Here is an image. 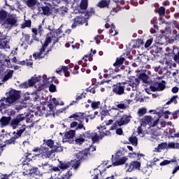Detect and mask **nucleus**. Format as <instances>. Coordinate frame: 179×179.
I'll list each match as a JSON object with an SVG mask.
<instances>
[{
  "mask_svg": "<svg viewBox=\"0 0 179 179\" xmlns=\"http://www.w3.org/2000/svg\"><path fill=\"white\" fill-rule=\"evenodd\" d=\"M62 33V31H61V29H58V31L51 30L50 32L46 34L45 43L42 45V48L40 49L39 52L33 55L35 59H43V58H45V55L50 52V50H48L45 52V48L48 47V45L50 44L52 41H53V44L58 43L59 41L58 38V36H59V34H61Z\"/></svg>",
  "mask_w": 179,
  "mask_h": 179,
  "instance_id": "1",
  "label": "nucleus"
},
{
  "mask_svg": "<svg viewBox=\"0 0 179 179\" xmlns=\"http://www.w3.org/2000/svg\"><path fill=\"white\" fill-rule=\"evenodd\" d=\"M62 150H64L62 147L58 146L53 149H50L43 144L40 147L34 148L32 150V152H34V153H38L36 156H40L42 159H50V157H52V156H55L54 154L55 152H62Z\"/></svg>",
  "mask_w": 179,
  "mask_h": 179,
  "instance_id": "2",
  "label": "nucleus"
},
{
  "mask_svg": "<svg viewBox=\"0 0 179 179\" xmlns=\"http://www.w3.org/2000/svg\"><path fill=\"white\" fill-rule=\"evenodd\" d=\"M17 23V16H16V14H11L8 17L6 11L3 10H0V24H2L4 29L10 30L13 26H16Z\"/></svg>",
  "mask_w": 179,
  "mask_h": 179,
  "instance_id": "3",
  "label": "nucleus"
},
{
  "mask_svg": "<svg viewBox=\"0 0 179 179\" xmlns=\"http://www.w3.org/2000/svg\"><path fill=\"white\" fill-rule=\"evenodd\" d=\"M85 117H91L90 115L87 114V113H81V112H77L72 115H71L69 118L71 120V118H73L75 121L72 122L70 124V128L76 129V131H78V129H84V131H86V127H85V124H83V120H85ZM76 121H78L76 122Z\"/></svg>",
  "mask_w": 179,
  "mask_h": 179,
  "instance_id": "4",
  "label": "nucleus"
},
{
  "mask_svg": "<svg viewBox=\"0 0 179 179\" xmlns=\"http://www.w3.org/2000/svg\"><path fill=\"white\" fill-rule=\"evenodd\" d=\"M90 156V153H89V151H80L76 154V157L78 159H73L69 162L70 167H72L74 169V170H78V169H79V166H80V162H85V160H89Z\"/></svg>",
  "mask_w": 179,
  "mask_h": 179,
  "instance_id": "5",
  "label": "nucleus"
},
{
  "mask_svg": "<svg viewBox=\"0 0 179 179\" xmlns=\"http://www.w3.org/2000/svg\"><path fill=\"white\" fill-rule=\"evenodd\" d=\"M34 127V125L33 124H31L28 126L23 124L17 132H13L14 136L8 141L9 143H15L16 139L20 138V136H22V134H23L24 131H26V129H31V128H33Z\"/></svg>",
  "mask_w": 179,
  "mask_h": 179,
  "instance_id": "6",
  "label": "nucleus"
},
{
  "mask_svg": "<svg viewBox=\"0 0 179 179\" xmlns=\"http://www.w3.org/2000/svg\"><path fill=\"white\" fill-rule=\"evenodd\" d=\"M153 117L150 115L144 116L141 120L140 124L141 127H146V125H149V127H156L157 123L159 122V119L155 120L153 122Z\"/></svg>",
  "mask_w": 179,
  "mask_h": 179,
  "instance_id": "7",
  "label": "nucleus"
},
{
  "mask_svg": "<svg viewBox=\"0 0 179 179\" xmlns=\"http://www.w3.org/2000/svg\"><path fill=\"white\" fill-rule=\"evenodd\" d=\"M121 156H122V154L120 151L115 154V158L112 159V163L113 166H122V164H125L127 160H128V157H121Z\"/></svg>",
  "mask_w": 179,
  "mask_h": 179,
  "instance_id": "8",
  "label": "nucleus"
},
{
  "mask_svg": "<svg viewBox=\"0 0 179 179\" xmlns=\"http://www.w3.org/2000/svg\"><path fill=\"white\" fill-rule=\"evenodd\" d=\"M139 78H134L129 83H124L125 87H127V92H131L133 90H138V86H139Z\"/></svg>",
  "mask_w": 179,
  "mask_h": 179,
  "instance_id": "9",
  "label": "nucleus"
},
{
  "mask_svg": "<svg viewBox=\"0 0 179 179\" xmlns=\"http://www.w3.org/2000/svg\"><path fill=\"white\" fill-rule=\"evenodd\" d=\"M27 117H29V113H24L17 115L16 118L10 122V125L13 129H16L19 127V124L24 120Z\"/></svg>",
  "mask_w": 179,
  "mask_h": 179,
  "instance_id": "10",
  "label": "nucleus"
},
{
  "mask_svg": "<svg viewBox=\"0 0 179 179\" xmlns=\"http://www.w3.org/2000/svg\"><path fill=\"white\" fill-rule=\"evenodd\" d=\"M131 121V115H124L121 117L120 121H117L116 124L113 125L110 128V131L113 129H115L117 128V124L118 127H122V125H127Z\"/></svg>",
  "mask_w": 179,
  "mask_h": 179,
  "instance_id": "11",
  "label": "nucleus"
},
{
  "mask_svg": "<svg viewBox=\"0 0 179 179\" xmlns=\"http://www.w3.org/2000/svg\"><path fill=\"white\" fill-rule=\"evenodd\" d=\"M73 23L71 25V29H76L78 26H80L82 24H85V26H87V20H86V18L81 16H77L73 20Z\"/></svg>",
  "mask_w": 179,
  "mask_h": 179,
  "instance_id": "12",
  "label": "nucleus"
},
{
  "mask_svg": "<svg viewBox=\"0 0 179 179\" xmlns=\"http://www.w3.org/2000/svg\"><path fill=\"white\" fill-rule=\"evenodd\" d=\"M124 89L125 85H124V83H119L113 86V93H115V94H117V96H121L122 94H124Z\"/></svg>",
  "mask_w": 179,
  "mask_h": 179,
  "instance_id": "13",
  "label": "nucleus"
},
{
  "mask_svg": "<svg viewBox=\"0 0 179 179\" xmlns=\"http://www.w3.org/2000/svg\"><path fill=\"white\" fill-rule=\"evenodd\" d=\"M127 171L131 173L134 170H138L141 169V162L138 161L131 162L130 164H126Z\"/></svg>",
  "mask_w": 179,
  "mask_h": 179,
  "instance_id": "14",
  "label": "nucleus"
},
{
  "mask_svg": "<svg viewBox=\"0 0 179 179\" xmlns=\"http://www.w3.org/2000/svg\"><path fill=\"white\" fill-rule=\"evenodd\" d=\"M166 89V81L162 80V83H157L154 85L150 86L152 92H162Z\"/></svg>",
  "mask_w": 179,
  "mask_h": 179,
  "instance_id": "15",
  "label": "nucleus"
},
{
  "mask_svg": "<svg viewBox=\"0 0 179 179\" xmlns=\"http://www.w3.org/2000/svg\"><path fill=\"white\" fill-rule=\"evenodd\" d=\"M7 98H8L10 101L13 104L15 101L20 98V94L17 90H12L8 92V96H7Z\"/></svg>",
  "mask_w": 179,
  "mask_h": 179,
  "instance_id": "16",
  "label": "nucleus"
},
{
  "mask_svg": "<svg viewBox=\"0 0 179 179\" xmlns=\"http://www.w3.org/2000/svg\"><path fill=\"white\" fill-rule=\"evenodd\" d=\"M13 104L8 97L3 98L0 100V108H6Z\"/></svg>",
  "mask_w": 179,
  "mask_h": 179,
  "instance_id": "17",
  "label": "nucleus"
},
{
  "mask_svg": "<svg viewBox=\"0 0 179 179\" xmlns=\"http://www.w3.org/2000/svg\"><path fill=\"white\" fill-rule=\"evenodd\" d=\"M98 129H99V135L102 139L104 138V136H108V135H111L110 131L106 129V126H101L100 127H98Z\"/></svg>",
  "mask_w": 179,
  "mask_h": 179,
  "instance_id": "18",
  "label": "nucleus"
},
{
  "mask_svg": "<svg viewBox=\"0 0 179 179\" xmlns=\"http://www.w3.org/2000/svg\"><path fill=\"white\" fill-rule=\"evenodd\" d=\"M57 73L61 75V73H64L66 78L69 77V71H68V66H62L60 68L56 70Z\"/></svg>",
  "mask_w": 179,
  "mask_h": 179,
  "instance_id": "19",
  "label": "nucleus"
},
{
  "mask_svg": "<svg viewBox=\"0 0 179 179\" xmlns=\"http://www.w3.org/2000/svg\"><path fill=\"white\" fill-rule=\"evenodd\" d=\"M31 162H33V159H30L29 156H27L26 159L22 162V164L24 166V170L29 169L30 166H31Z\"/></svg>",
  "mask_w": 179,
  "mask_h": 179,
  "instance_id": "20",
  "label": "nucleus"
},
{
  "mask_svg": "<svg viewBox=\"0 0 179 179\" xmlns=\"http://www.w3.org/2000/svg\"><path fill=\"white\" fill-rule=\"evenodd\" d=\"M10 116L9 117H2L0 119V125L1 128H3V127H6L7 125H9V122H10Z\"/></svg>",
  "mask_w": 179,
  "mask_h": 179,
  "instance_id": "21",
  "label": "nucleus"
},
{
  "mask_svg": "<svg viewBox=\"0 0 179 179\" xmlns=\"http://www.w3.org/2000/svg\"><path fill=\"white\" fill-rule=\"evenodd\" d=\"M38 171V168L31 166V165H30L29 169H26V172H22V174L24 176H26L27 174H37Z\"/></svg>",
  "mask_w": 179,
  "mask_h": 179,
  "instance_id": "22",
  "label": "nucleus"
},
{
  "mask_svg": "<svg viewBox=\"0 0 179 179\" xmlns=\"http://www.w3.org/2000/svg\"><path fill=\"white\" fill-rule=\"evenodd\" d=\"M124 62L125 57H123L122 56L117 57L116 59V62L113 64V66H115L116 68H120Z\"/></svg>",
  "mask_w": 179,
  "mask_h": 179,
  "instance_id": "23",
  "label": "nucleus"
},
{
  "mask_svg": "<svg viewBox=\"0 0 179 179\" xmlns=\"http://www.w3.org/2000/svg\"><path fill=\"white\" fill-rule=\"evenodd\" d=\"M110 5V0H101L97 4L96 6L100 8H108Z\"/></svg>",
  "mask_w": 179,
  "mask_h": 179,
  "instance_id": "24",
  "label": "nucleus"
},
{
  "mask_svg": "<svg viewBox=\"0 0 179 179\" xmlns=\"http://www.w3.org/2000/svg\"><path fill=\"white\" fill-rule=\"evenodd\" d=\"M169 149V144L167 143H161L155 148V152H160V150H166Z\"/></svg>",
  "mask_w": 179,
  "mask_h": 179,
  "instance_id": "25",
  "label": "nucleus"
},
{
  "mask_svg": "<svg viewBox=\"0 0 179 179\" xmlns=\"http://www.w3.org/2000/svg\"><path fill=\"white\" fill-rule=\"evenodd\" d=\"M12 76H13V70H8L7 73L2 79V82H6V80H9V79H11Z\"/></svg>",
  "mask_w": 179,
  "mask_h": 179,
  "instance_id": "26",
  "label": "nucleus"
},
{
  "mask_svg": "<svg viewBox=\"0 0 179 179\" xmlns=\"http://www.w3.org/2000/svg\"><path fill=\"white\" fill-rule=\"evenodd\" d=\"M76 134V130H70L68 132H66L64 135L66 139H72L75 137V135Z\"/></svg>",
  "mask_w": 179,
  "mask_h": 179,
  "instance_id": "27",
  "label": "nucleus"
},
{
  "mask_svg": "<svg viewBox=\"0 0 179 179\" xmlns=\"http://www.w3.org/2000/svg\"><path fill=\"white\" fill-rule=\"evenodd\" d=\"M91 139L93 143H96V142H99V139H101V137L96 132H92Z\"/></svg>",
  "mask_w": 179,
  "mask_h": 179,
  "instance_id": "28",
  "label": "nucleus"
},
{
  "mask_svg": "<svg viewBox=\"0 0 179 179\" xmlns=\"http://www.w3.org/2000/svg\"><path fill=\"white\" fill-rule=\"evenodd\" d=\"M17 65H26L27 66H32L33 61L31 59H26L17 62Z\"/></svg>",
  "mask_w": 179,
  "mask_h": 179,
  "instance_id": "29",
  "label": "nucleus"
},
{
  "mask_svg": "<svg viewBox=\"0 0 179 179\" xmlns=\"http://www.w3.org/2000/svg\"><path fill=\"white\" fill-rule=\"evenodd\" d=\"M125 101H127V100H124V101H121L120 103H117L116 105V107L119 108V110H127V108H128L129 106L125 103Z\"/></svg>",
  "mask_w": 179,
  "mask_h": 179,
  "instance_id": "30",
  "label": "nucleus"
},
{
  "mask_svg": "<svg viewBox=\"0 0 179 179\" xmlns=\"http://www.w3.org/2000/svg\"><path fill=\"white\" fill-rule=\"evenodd\" d=\"M59 167L61 170H66V169H69V167H71L70 162H59Z\"/></svg>",
  "mask_w": 179,
  "mask_h": 179,
  "instance_id": "31",
  "label": "nucleus"
},
{
  "mask_svg": "<svg viewBox=\"0 0 179 179\" xmlns=\"http://www.w3.org/2000/svg\"><path fill=\"white\" fill-rule=\"evenodd\" d=\"M54 141L51 139L43 140V145H46V146H48L50 149H54Z\"/></svg>",
  "mask_w": 179,
  "mask_h": 179,
  "instance_id": "32",
  "label": "nucleus"
},
{
  "mask_svg": "<svg viewBox=\"0 0 179 179\" xmlns=\"http://www.w3.org/2000/svg\"><path fill=\"white\" fill-rule=\"evenodd\" d=\"M41 80V76L33 77L32 78H31V80H29V84L30 85V86H33V85H36L37 82H40Z\"/></svg>",
  "mask_w": 179,
  "mask_h": 179,
  "instance_id": "33",
  "label": "nucleus"
},
{
  "mask_svg": "<svg viewBox=\"0 0 179 179\" xmlns=\"http://www.w3.org/2000/svg\"><path fill=\"white\" fill-rule=\"evenodd\" d=\"M118 32L115 30V25L114 24H111V29L109 30V35L110 37H114L117 36Z\"/></svg>",
  "mask_w": 179,
  "mask_h": 179,
  "instance_id": "34",
  "label": "nucleus"
},
{
  "mask_svg": "<svg viewBox=\"0 0 179 179\" xmlns=\"http://www.w3.org/2000/svg\"><path fill=\"white\" fill-rule=\"evenodd\" d=\"M129 157L131 159H135V157H137L138 160H141V157H143V154L130 152L129 153Z\"/></svg>",
  "mask_w": 179,
  "mask_h": 179,
  "instance_id": "35",
  "label": "nucleus"
},
{
  "mask_svg": "<svg viewBox=\"0 0 179 179\" xmlns=\"http://www.w3.org/2000/svg\"><path fill=\"white\" fill-rule=\"evenodd\" d=\"M85 138L83 134H80L75 140L76 145H82L85 142Z\"/></svg>",
  "mask_w": 179,
  "mask_h": 179,
  "instance_id": "36",
  "label": "nucleus"
},
{
  "mask_svg": "<svg viewBox=\"0 0 179 179\" xmlns=\"http://www.w3.org/2000/svg\"><path fill=\"white\" fill-rule=\"evenodd\" d=\"M39 10L42 15H50V8L48 6L41 7Z\"/></svg>",
  "mask_w": 179,
  "mask_h": 179,
  "instance_id": "37",
  "label": "nucleus"
},
{
  "mask_svg": "<svg viewBox=\"0 0 179 179\" xmlns=\"http://www.w3.org/2000/svg\"><path fill=\"white\" fill-rule=\"evenodd\" d=\"M38 2V0H27L25 3L29 8H33V6L36 5Z\"/></svg>",
  "mask_w": 179,
  "mask_h": 179,
  "instance_id": "38",
  "label": "nucleus"
},
{
  "mask_svg": "<svg viewBox=\"0 0 179 179\" xmlns=\"http://www.w3.org/2000/svg\"><path fill=\"white\" fill-rule=\"evenodd\" d=\"M129 141L133 146H138V138H136V136L132 135L129 138Z\"/></svg>",
  "mask_w": 179,
  "mask_h": 179,
  "instance_id": "39",
  "label": "nucleus"
},
{
  "mask_svg": "<svg viewBox=\"0 0 179 179\" xmlns=\"http://www.w3.org/2000/svg\"><path fill=\"white\" fill-rule=\"evenodd\" d=\"M83 61H84V62H87V61L92 62V61H93V55H92V53L85 55L83 58Z\"/></svg>",
  "mask_w": 179,
  "mask_h": 179,
  "instance_id": "40",
  "label": "nucleus"
},
{
  "mask_svg": "<svg viewBox=\"0 0 179 179\" xmlns=\"http://www.w3.org/2000/svg\"><path fill=\"white\" fill-rule=\"evenodd\" d=\"M168 149H179V143L173 142L169 143Z\"/></svg>",
  "mask_w": 179,
  "mask_h": 179,
  "instance_id": "41",
  "label": "nucleus"
},
{
  "mask_svg": "<svg viewBox=\"0 0 179 179\" xmlns=\"http://www.w3.org/2000/svg\"><path fill=\"white\" fill-rule=\"evenodd\" d=\"M109 115L110 117H117L118 115V109L115 108H112L109 110Z\"/></svg>",
  "mask_w": 179,
  "mask_h": 179,
  "instance_id": "42",
  "label": "nucleus"
},
{
  "mask_svg": "<svg viewBox=\"0 0 179 179\" xmlns=\"http://www.w3.org/2000/svg\"><path fill=\"white\" fill-rule=\"evenodd\" d=\"M177 99H178V95L173 96L171 99L166 102V106H169V104H171V103H173L174 104H177Z\"/></svg>",
  "mask_w": 179,
  "mask_h": 179,
  "instance_id": "43",
  "label": "nucleus"
},
{
  "mask_svg": "<svg viewBox=\"0 0 179 179\" xmlns=\"http://www.w3.org/2000/svg\"><path fill=\"white\" fill-rule=\"evenodd\" d=\"M80 9L86 10L87 9V0H82L80 4Z\"/></svg>",
  "mask_w": 179,
  "mask_h": 179,
  "instance_id": "44",
  "label": "nucleus"
},
{
  "mask_svg": "<svg viewBox=\"0 0 179 179\" xmlns=\"http://www.w3.org/2000/svg\"><path fill=\"white\" fill-rule=\"evenodd\" d=\"M31 26V20H26L23 24H22V29H26V27H30Z\"/></svg>",
  "mask_w": 179,
  "mask_h": 179,
  "instance_id": "45",
  "label": "nucleus"
},
{
  "mask_svg": "<svg viewBox=\"0 0 179 179\" xmlns=\"http://www.w3.org/2000/svg\"><path fill=\"white\" fill-rule=\"evenodd\" d=\"M146 108H141L138 110V115L139 117H142L143 115H145L146 114Z\"/></svg>",
  "mask_w": 179,
  "mask_h": 179,
  "instance_id": "46",
  "label": "nucleus"
},
{
  "mask_svg": "<svg viewBox=\"0 0 179 179\" xmlns=\"http://www.w3.org/2000/svg\"><path fill=\"white\" fill-rule=\"evenodd\" d=\"M8 41L3 40L0 41V48H8Z\"/></svg>",
  "mask_w": 179,
  "mask_h": 179,
  "instance_id": "47",
  "label": "nucleus"
},
{
  "mask_svg": "<svg viewBox=\"0 0 179 179\" xmlns=\"http://www.w3.org/2000/svg\"><path fill=\"white\" fill-rule=\"evenodd\" d=\"M92 133L90 131H86L85 133L83 134V138H85V140L86 141V139H92Z\"/></svg>",
  "mask_w": 179,
  "mask_h": 179,
  "instance_id": "48",
  "label": "nucleus"
},
{
  "mask_svg": "<svg viewBox=\"0 0 179 179\" xmlns=\"http://www.w3.org/2000/svg\"><path fill=\"white\" fill-rule=\"evenodd\" d=\"M59 13L62 16H64L65 13H68V8L66 7H61L59 10Z\"/></svg>",
  "mask_w": 179,
  "mask_h": 179,
  "instance_id": "49",
  "label": "nucleus"
},
{
  "mask_svg": "<svg viewBox=\"0 0 179 179\" xmlns=\"http://www.w3.org/2000/svg\"><path fill=\"white\" fill-rule=\"evenodd\" d=\"M92 108L96 110L100 107V101H93L91 103Z\"/></svg>",
  "mask_w": 179,
  "mask_h": 179,
  "instance_id": "50",
  "label": "nucleus"
},
{
  "mask_svg": "<svg viewBox=\"0 0 179 179\" xmlns=\"http://www.w3.org/2000/svg\"><path fill=\"white\" fill-rule=\"evenodd\" d=\"M158 13L159 16H164V15H166V8H164L163 6H161L159 8H158Z\"/></svg>",
  "mask_w": 179,
  "mask_h": 179,
  "instance_id": "51",
  "label": "nucleus"
},
{
  "mask_svg": "<svg viewBox=\"0 0 179 179\" xmlns=\"http://www.w3.org/2000/svg\"><path fill=\"white\" fill-rule=\"evenodd\" d=\"M31 31L33 33L32 37L34 40H35L36 41H38V38H37V29L32 28Z\"/></svg>",
  "mask_w": 179,
  "mask_h": 179,
  "instance_id": "52",
  "label": "nucleus"
},
{
  "mask_svg": "<svg viewBox=\"0 0 179 179\" xmlns=\"http://www.w3.org/2000/svg\"><path fill=\"white\" fill-rule=\"evenodd\" d=\"M6 113L8 115H9V117H12L16 114V111L13 109H8L6 110Z\"/></svg>",
  "mask_w": 179,
  "mask_h": 179,
  "instance_id": "53",
  "label": "nucleus"
},
{
  "mask_svg": "<svg viewBox=\"0 0 179 179\" xmlns=\"http://www.w3.org/2000/svg\"><path fill=\"white\" fill-rule=\"evenodd\" d=\"M157 125V128L159 129H162V128H164V127H166V125H167V123H166V122H160L159 123V122H158Z\"/></svg>",
  "mask_w": 179,
  "mask_h": 179,
  "instance_id": "54",
  "label": "nucleus"
},
{
  "mask_svg": "<svg viewBox=\"0 0 179 179\" xmlns=\"http://www.w3.org/2000/svg\"><path fill=\"white\" fill-rule=\"evenodd\" d=\"M24 41L27 43L28 44H31V42H30V35L29 34H24Z\"/></svg>",
  "mask_w": 179,
  "mask_h": 179,
  "instance_id": "55",
  "label": "nucleus"
},
{
  "mask_svg": "<svg viewBox=\"0 0 179 179\" xmlns=\"http://www.w3.org/2000/svg\"><path fill=\"white\" fill-rule=\"evenodd\" d=\"M152 43H153V39H148L145 44V48H149L152 45Z\"/></svg>",
  "mask_w": 179,
  "mask_h": 179,
  "instance_id": "56",
  "label": "nucleus"
},
{
  "mask_svg": "<svg viewBox=\"0 0 179 179\" xmlns=\"http://www.w3.org/2000/svg\"><path fill=\"white\" fill-rule=\"evenodd\" d=\"M150 22H151V24H153L155 28L157 27V17H153Z\"/></svg>",
  "mask_w": 179,
  "mask_h": 179,
  "instance_id": "57",
  "label": "nucleus"
},
{
  "mask_svg": "<svg viewBox=\"0 0 179 179\" xmlns=\"http://www.w3.org/2000/svg\"><path fill=\"white\" fill-rule=\"evenodd\" d=\"M13 173L3 176L1 179H13Z\"/></svg>",
  "mask_w": 179,
  "mask_h": 179,
  "instance_id": "58",
  "label": "nucleus"
},
{
  "mask_svg": "<svg viewBox=\"0 0 179 179\" xmlns=\"http://www.w3.org/2000/svg\"><path fill=\"white\" fill-rule=\"evenodd\" d=\"M86 97V93H82L80 95L76 96V100H82V99H85Z\"/></svg>",
  "mask_w": 179,
  "mask_h": 179,
  "instance_id": "59",
  "label": "nucleus"
},
{
  "mask_svg": "<svg viewBox=\"0 0 179 179\" xmlns=\"http://www.w3.org/2000/svg\"><path fill=\"white\" fill-rule=\"evenodd\" d=\"M48 107L50 110V112L52 113L53 115H55V114L54 113V106L52 105V103L48 104Z\"/></svg>",
  "mask_w": 179,
  "mask_h": 179,
  "instance_id": "60",
  "label": "nucleus"
},
{
  "mask_svg": "<svg viewBox=\"0 0 179 179\" xmlns=\"http://www.w3.org/2000/svg\"><path fill=\"white\" fill-rule=\"evenodd\" d=\"M49 90H50V92H52V93H54V92L57 91V87H55V85H51L49 87Z\"/></svg>",
  "mask_w": 179,
  "mask_h": 179,
  "instance_id": "61",
  "label": "nucleus"
},
{
  "mask_svg": "<svg viewBox=\"0 0 179 179\" xmlns=\"http://www.w3.org/2000/svg\"><path fill=\"white\" fill-rule=\"evenodd\" d=\"M109 115V111L107 110H102L101 111V115H102L103 117H106V115Z\"/></svg>",
  "mask_w": 179,
  "mask_h": 179,
  "instance_id": "62",
  "label": "nucleus"
},
{
  "mask_svg": "<svg viewBox=\"0 0 179 179\" xmlns=\"http://www.w3.org/2000/svg\"><path fill=\"white\" fill-rule=\"evenodd\" d=\"M170 114H171V113L169 110L165 111L163 113V117H164V118H166V120L169 118V115H170Z\"/></svg>",
  "mask_w": 179,
  "mask_h": 179,
  "instance_id": "63",
  "label": "nucleus"
},
{
  "mask_svg": "<svg viewBox=\"0 0 179 179\" xmlns=\"http://www.w3.org/2000/svg\"><path fill=\"white\" fill-rule=\"evenodd\" d=\"M103 72H104L105 73H107V72H108L109 75H111L112 73H114V69H109L108 70H107L106 69H105L103 70Z\"/></svg>",
  "mask_w": 179,
  "mask_h": 179,
  "instance_id": "64",
  "label": "nucleus"
}]
</instances>
